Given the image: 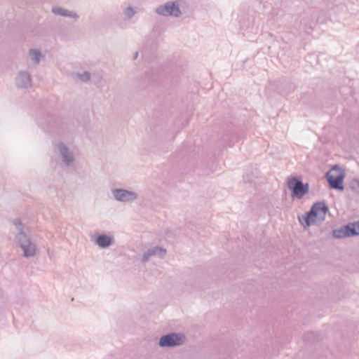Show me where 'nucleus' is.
<instances>
[{
  "label": "nucleus",
  "mask_w": 359,
  "mask_h": 359,
  "mask_svg": "<svg viewBox=\"0 0 359 359\" xmlns=\"http://www.w3.org/2000/svg\"><path fill=\"white\" fill-rule=\"evenodd\" d=\"M13 224L18 230V233L15 236V241L18 245L20 247L22 244L24 245L31 242V238L25 231L21 219L19 218L15 219L13 222Z\"/></svg>",
  "instance_id": "nucleus-7"
},
{
  "label": "nucleus",
  "mask_w": 359,
  "mask_h": 359,
  "mask_svg": "<svg viewBox=\"0 0 359 359\" xmlns=\"http://www.w3.org/2000/svg\"><path fill=\"white\" fill-rule=\"evenodd\" d=\"M112 194L116 201L123 203H131L137 198L135 192L123 189H114L112 190Z\"/></svg>",
  "instance_id": "nucleus-6"
},
{
  "label": "nucleus",
  "mask_w": 359,
  "mask_h": 359,
  "mask_svg": "<svg viewBox=\"0 0 359 359\" xmlns=\"http://www.w3.org/2000/svg\"><path fill=\"white\" fill-rule=\"evenodd\" d=\"M29 55L32 62L35 65H39L41 62V57H44L41 52L37 49H30L29 50Z\"/></svg>",
  "instance_id": "nucleus-15"
},
{
  "label": "nucleus",
  "mask_w": 359,
  "mask_h": 359,
  "mask_svg": "<svg viewBox=\"0 0 359 359\" xmlns=\"http://www.w3.org/2000/svg\"><path fill=\"white\" fill-rule=\"evenodd\" d=\"M158 15L163 16H173L179 18L182 15L177 1H168L163 5L159 6L156 9Z\"/></svg>",
  "instance_id": "nucleus-5"
},
{
  "label": "nucleus",
  "mask_w": 359,
  "mask_h": 359,
  "mask_svg": "<svg viewBox=\"0 0 359 359\" xmlns=\"http://www.w3.org/2000/svg\"><path fill=\"white\" fill-rule=\"evenodd\" d=\"M287 187L292 192V196L302 199L309 191V184L303 183L297 177H290L287 182Z\"/></svg>",
  "instance_id": "nucleus-3"
},
{
  "label": "nucleus",
  "mask_w": 359,
  "mask_h": 359,
  "mask_svg": "<svg viewBox=\"0 0 359 359\" xmlns=\"http://www.w3.org/2000/svg\"><path fill=\"white\" fill-rule=\"evenodd\" d=\"M166 255V250L159 246H154L147 249L142 255L141 261L142 263L147 262L154 256L163 258Z\"/></svg>",
  "instance_id": "nucleus-8"
},
{
  "label": "nucleus",
  "mask_w": 359,
  "mask_h": 359,
  "mask_svg": "<svg viewBox=\"0 0 359 359\" xmlns=\"http://www.w3.org/2000/svg\"><path fill=\"white\" fill-rule=\"evenodd\" d=\"M137 56H138V52H135L133 55V60H135L137 58Z\"/></svg>",
  "instance_id": "nucleus-23"
},
{
  "label": "nucleus",
  "mask_w": 359,
  "mask_h": 359,
  "mask_svg": "<svg viewBox=\"0 0 359 359\" xmlns=\"http://www.w3.org/2000/svg\"><path fill=\"white\" fill-rule=\"evenodd\" d=\"M345 175V172L343 169L337 165H334L326 174V179L330 188L340 191H344V180Z\"/></svg>",
  "instance_id": "nucleus-2"
},
{
  "label": "nucleus",
  "mask_w": 359,
  "mask_h": 359,
  "mask_svg": "<svg viewBox=\"0 0 359 359\" xmlns=\"http://www.w3.org/2000/svg\"><path fill=\"white\" fill-rule=\"evenodd\" d=\"M135 13V11L130 6L126 8V9L125 10V12H124L126 17L129 19L131 18L133 16H134Z\"/></svg>",
  "instance_id": "nucleus-21"
},
{
  "label": "nucleus",
  "mask_w": 359,
  "mask_h": 359,
  "mask_svg": "<svg viewBox=\"0 0 359 359\" xmlns=\"http://www.w3.org/2000/svg\"><path fill=\"white\" fill-rule=\"evenodd\" d=\"M185 336L182 333L170 332L161 337L158 346L163 348H171L184 343Z\"/></svg>",
  "instance_id": "nucleus-4"
},
{
  "label": "nucleus",
  "mask_w": 359,
  "mask_h": 359,
  "mask_svg": "<svg viewBox=\"0 0 359 359\" xmlns=\"http://www.w3.org/2000/svg\"><path fill=\"white\" fill-rule=\"evenodd\" d=\"M20 248L23 250V257H32L36 255V247L32 241L27 244H22Z\"/></svg>",
  "instance_id": "nucleus-14"
},
{
  "label": "nucleus",
  "mask_w": 359,
  "mask_h": 359,
  "mask_svg": "<svg viewBox=\"0 0 359 359\" xmlns=\"http://www.w3.org/2000/svg\"><path fill=\"white\" fill-rule=\"evenodd\" d=\"M114 243L112 237L105 234H100L95 239V243L101 248H107Z\"/></svg>",
  "instance_id": "nucleus-13"
},
{
  "label": "nucleus",
  "mask_w": 359,
  "mask_h": 359,
  "mask_svg": "<svg viewBox=\"0 0 359 359\" xmlns=\"http://www.w3.org/2000/svg\"><path fill=\"white\" fill-rule=\"evenodd\" d=\"M57 148L63 163L66 165H69L74 160L73 153L69 151L67 146L62 142L58 144Z\"/></svg>",
  "instance_id": "nucleus-10"
},
{
  "label": "nucleus",
  "mask_w": 359,
  "mask_h": 359,
  "mask_svg": "<svg viewBox=\"0 0 359 359\" xmlns=\"http://www.w3.org/2000/svg\"><path fill=\"white\" fill-rule=\"evenodd\" d=\"M51 11L55 15L73 18L76 20H78L79 18V15L75 12H73L72 11H69L60 6L52 7Z\"/></svg>",
  "instance_id": "nucleus-11"
},
{
  "label": "nucleus",
  "mask_w": 359,
  "mask_h": 359,
  "mask_svg": "<svg viewBox=\"0 0 359 359\" xmlns=\"http://www.w3.org/2000/svg\"><path fill=\"white\" fill-rule=\"evenodd\" d=\"M303 339L305 342L313 343L319 339L318 333L313 332H306L304 333Z\"/></svg>",
  "instance_id": "nucleus-17"
},
{
  "label": "nucleus",
  "mask_w": 359,
  "mask_h": 359,
  "mask_svg": "<svg viewBox=\"0 0 359 359\" xmlns=\"http://www.w3.org/2000/svg\"><path fill=\"white\" fill-rule=\"evenodd\" d=\"M344 229L347 238L359 236V220L344 225Z\"/></svg>",
  "instance_id": "nucleus-12"
},
{
  "label": "nucleus",
  "mask_w": 359,
  "mask_h": 359,
  "mask_svg": "<svg viewBox=\"0 0 359 359\" xmlns=\"http://www.w3.org/2000/svg\"><path fill=\"white\" fill-rule=\"evenodd\" d=\"M76 76L81 81L87 82L89 81L90 79V73L89 72L85 71L82 73H77Z\"/></svg>",
  "instance_id": "nucleus-20"
},
{
  "label": "nucleus",
  "mask_w": 359,
  "mask_h": 359,
  "mask_svg": "<svg viewBox=\"0 0 359 359\" xmlns=\"http://www.w3.org/2000/svg\"><path fill=\"white\" fill-rule=\"evenodd\" d=\"M332 236L334 238H337V239L347 238L346 231L344 229V225L339 229H334L332 231Z\"/></svg>",
  "instance_id": "nucleus-18"
},
{
  "label": "nucleus",
  "mask_w": 359,
  "mask_h": 359,
  "mask_svg": "<svg viewBox=\"0 0 359 359\" xmlns=\"http://www.w3.org/2000/svg\"><path fill=\"white\" fill-rule=\"evenodd\" d=\"M145 78L148 80V81H151V82H154L156 80L154 79V76H153V74H150L149 73H147L146 75H145Z\"/></svg>",
  "instance_id": "nucleus-22"
},
{
  "label": "nucleus",
  "mask_w": 359,
  "mask_h": 359,
  "mask_svg": "<svg viewBox=\"0 0 359 359\" xmlns=\"http://www.w3.org/2000/svg\"><path fill=\"white\" fill-rule=\"evenodd\" d=\"M349 189L354 194H359V179H353L349 183Z\"/></svg>",
  "instance_id": "nucleus-19"
},
{
  "label": "nucleus",
  "mask_w": 359,
  "mask_h": 359,
  "mask_svg": "<svg viewBox=\"0 0 359 359\" xmlns=\"http://www.w3.org/2000/svg\"><path fill=\"white\" fill-rule=\"evenodd\" d=\"M328 210L329 207L325 201L316 202L308 212L299 217V222L304 228L309 227L316 220L324 221Z\"/></svg>",
  "instance_id": "nucleus-1"
},
{
  "label": "nucleus",
  "mask_w": 359,
  "mask_h": 359,
  "mask_svg": "<svg viewBox=\"0 0 359 359\" xmlns=\"http://www.w3.org/2000/svg\"><path fill=\"white\" fill-rule=\"evenodd\" d=\"M15 84L18 88H31L32 78L30 74L26 71H20L15 78Z\"/></svg>",
  "instance_id": "nucleus-9"
},
{
  "label": "nucleus",
  "mask_w": 359,
  "mask_h": 359,
  "mask_svg": "<svg viewBox=\"0 0 359 359\" xmlns=\"http://www.w3.org/2000/svg\"><path fill=\"white\" fill-rule=\"evenodd\" d=\"M313 25H315V22H312L311 23L309 24V28L313 29Z\"/></svg>",
  "instance_id": "nucleus-24"
},
{
  "label": "nucleus",
  "mask_w": 359,
  "mask_h": 359,
  "mask_svg": "<svg viewBox=\"0 0 359 359\" xmlns=\"http://www.w3.org/2000/svg\"><path fill=\"white\" fill-rule=\"evenodd\" d=\"M222 139L226 145L231 147L237 140V137L231 131H227L222 135Z\"/></svg>",
  "instance_id": "nucleus-16"
}]
</instances>
